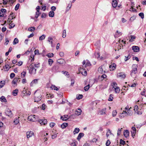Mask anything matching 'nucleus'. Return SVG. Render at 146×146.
Here are the masks:
<instances>
[{"label": "nucleus", "mask_w": 146, "mask_h": 146, "mask_svg": "<svg viewBox=\"0 0 146 146\" xmlns=\"http://www.w3.org/2000/svg\"><path fill=\"white\" fill-rule=\"evenodd\" d=\"M37 90L35 91V102H38L41 100V96L40 93H36Z\"/></svg>", "instance_id": "1"}, {"label": "nucleus", "mask_w": 146, "mask_h": 146, "mask_svg": "<svg viewBox=\"0 0 146 146\" xmlns=\"http://www.w3.org/2000/svg\"><path fill=\"white\" fill-rule=\"evenodd\" d=\"M29 72L31 74H35L36 72V69H35L33 65V64H31L29 68Z\"/></svg>", "instance_id": "2"}, {"label": "nucleus", "mask_w": 146, "mask_h": 146, "mask_svg": "<svg viewBox=\"0 0 146 146\" xmlns=\"http://www.w3.org/2000/svg\"><path fill=\"white\" fill-rule=\"evenodd\" d=\"M125 110H123V112L120 113V115H119V117L121 118H123L125 116H126L127 114V112L128 111V108L126 107L125 108Z\"/></svg>", "instance_id": "3"}, {"label": "nucleus", "mask_w": 146, "mask_h": 146, "mask_svg": "<svg viewBox=\"0 0 146 146\" xmlns=\"http://www.w3.org/2000/svg\"><path fill=\"white\" fill-rule=\"evenodd\" d=\"M5 113L6 115H8L9 117H11L13 116V114L12 113L11 111L9 109L5 110Z\"/></svg>", "instance_id": "4"}, {"label": "nucleus", "mask_w": 146, "mask_h": 146, "mask_svg": "<svg viewBox=\"0 0 146 146\" xmlns=\"http://www.w3.org/2000/svg\"><path fill=\"white\" fill-rule=\"evenodd\" d=\"M37 116L35 115H30L28 116V120L32 121H35L36 119L37 118Z\"/></svg>", "instance_id": "5"}, {"label": "nucleus", "mask_w": 146, "mask_h": 146, "mask_svg": "<svg viewBox=\"0 0 146 146\" xmlns=\"http://www.w3.org/2000/svg\"><path fill=\"white\" fill-rule=\"evenodd\" d=\"M133 70L131 71V75L132 76L133 74H135L137 72V66L136 65L134 64L133 65Z\"/></svg>", "instance_id": "6"}, {"label": "nucleus", "mask_w": 146, "mask_h": 146, "mask_svg": "<svg viewBox=\"0 0 146 146\" xmlns=\"http://www.w3.org/2000/svg\"><path fill=\"white\" fill-rule=\"evenodd\" d=\"M59 66L57 65L54 66L52 68V70L53 72H56L59 71Z\"/></svg>", "instance_id": "7"}, {"label": "nucleus", "mask_w": 146, "mask_h": 146, "mask_svg": "<svg viewBox=\"0 0 146 146\" xmlns=\"http://www.w3.org/2000/svg\"><path fill=\"white\" fill-rule=\"evenodd\" d=\"M80 72L84 76H86L87 75V72L84 69L82 68H80Z\"/></svg>", "instance_id": "8"}, {"label": "nucleus", "mask_w": 146, "mask_h": 146, "mask_svg": "<svg viewBox=\"0 0 146 146\" xmlns=\"http://www.w3.org/2000/svg\"><path fill=\"white\" fill-rule=\"evenodd\" d=\"M38 122L40 123L41 125H45L47 123V121L46 119H40L39 120Z\"/></svg>", "instance_id": "9"}, {"label": "nucleus", "mask_w": 146, "mask_h": 146, "mask_svg": "<svg viewBox=\"0 0 146 146\" xmlns=\"http://www.w3.org/2000/svg\"><path fill=\"white\" fill-rule=\"evenodd\" d=\"M125 76V74L123 72L118 73L117 74V77H121L122 78H124Z\"/></svg>", "instance_id": "10"}, {"label": "nucleus", "mask_w": 146, "mask_h": 146, "mask_svg": "<svg viewBox=\"0 0 146 146\" xmlns=\"http://www.w3.org/2000/svg\"><path fill=\"white\" fill-rule=\"evenodd\" d=\"M132 49L135 52H138L139 51V48L138 46H133L132 47Z\"/></svg>", "instance_id": "11"}, {"label": "nucleus", "mask_w": 146, "mask_h": 146, "mask_svg": "<svg viewBox=\"0 0 146 146\" xmlns=\"http://www.w3.org/2000/svg\"><path fill=\"white\" fill-rule=\"evenodd\" d=\"M6 12V10L4 9H1L0 10V17H3L4 15L2 14L3 13H5Z\"/></svg>", "instance_id": "12"}, {"label": "nucleus", "mask_w": 146, "mask_h": 146, "mask_svg": "<svg viewBox=\"0 0 146 146\" xmlns=\"http://www.w3.org/2000/svg\"><path fill=\"white\" fill-rule=\"evenodd\" d=\"M116 65L115 63H113L110 66L109 68L111 70H114L115 69Z\"/></svg>", "instance_id": "13"}, {"label": "nucleus", "mask_w": 146, "mask_h": 146, "mask_svg": "<svg viewBox=\"0 0 146 146\" xmlns=\"http://www.w3.org/2000/svg\"><path fill=\"white\" fill-rule=\"evenodd\" d=\"M121 33L119 32V31H117L116 32L115 34L114 35V37L115 38H117L120 35H121Z\"/></svg>", "instance_id": "14"}, {"label": "nucleus", "mask_w": 146, "mask_h": 146, "mask_svg": "<svg viewBox=\"0 0 146 146\" xmlns=\"http://www.w3.org/2000/svg\"><path fill=\"white\" fill-rule=\"evenodd\" d=\"M129 38L130 39L129 41L130 42H132L135 40V36L134 35H130Z\"/></svg>", "instance_id": "15"}, {"label": "nucleus", "mask_w": 146, "mask_h": 146, "mask_svg": "<svg viewBox=\"0 0 146 146\" xmlns=\"http://www.w3.org/2000/svg\"><path fill=\"white\" fill-rule=\"evenodd\" d=\"M117 2L116 0H113L112 1V5L113 7L115 8L116 7L117 5Z\"/></svg>", "instance_id": "16"}, {"label": "nucleus", "mask_w": 146, "mask_h": 146, "mask_svg": "<svg viewBox=\"0 0 146 146\" xmlns=\"http://www.w3.org/2000/svg\"><path fill=\"white\" fill-rule=\"evenodd\" d=\"M131 136L132 137H133L135 136V134L136 133V128H131Z\"/></svg>", "instance_id": "17"}, {"label": "nucleus", "mask_w": 146, "mask_h": 146, "mask_svg": "<svg viewBox=\"0 0 146 146\" xmlns=\"http://www.w3.org/2000/svg\"><path fill=\"white\" fill-rule=\"evenodd\" d=\"M57 61L58 63L60 64H62L65 62V60L63 59L62 58L58 59Z\"/></svg>", "instance_id": "18"}, {"label": "nucleus", "mask_w": 146, "mask_h": 146, "mask_svg": "<svg viewBox=\"0 0 146 146\" xmlns=\"http://www.w3.org/2000/svg\"><path fill=\"white\" fill-rule=\"evenodd\" d=\"M33 134V131L27 132V138H29L30 137H31Z\"/></svg>", "instance_id": "19"}, {"label": "nucleus", "mask_w": 146, "mask_h": 146, "mask_svg": "<svg viewBox=\"0 0 146 146\" xmlns=\"http://www.w3.org/2000/svg\"><path fill=\"white\" fill-rule=\"evenodd\" d=\"M98 72L101 73L103 74L105 73V71H103L102 68V66H100L98 69Z\"/></svg>", "instance_id": "20"}, {"label": "nucleus", "mask_w": 146, "mask_h": 146, "mask_svg": "<svg viewBox=\"0 0 146 146\" xmlns=\"http://www.w3.org/2000/svg\"><path fill=\"white\" fill-rule=\"evenodd\" d=\"M19 117H16L13 123L15 125H17L18 124V123H19Z\"/></svg>", "instance_id": "21"}, {"label": "nucleus", "mask_w": 146, "mask_h": 146, "mask_svg": "<svg viewBox=\"0 0 146 146\" xmlns=\"http://www.w3.org/2000/svg\"><path fill=\"white\" fill-rule=\"evenodd\" d=\"M64 118L62 116L61 117V119L63 121H66L67 119H69L68 116V115H64Z\"/></svg>", "instance_id": "22"}, {"label": "nucleus", "mask_w": 146, "mask_h": 146, "mask_svg": "<svg viewBox=\"0 0 146 146\" xmlns=\"http://www.w3.org/2000/svg\"><path fill=\"white\" fill-rule=\"evenodd\" d=\"M131 8H130V9L129 10V11H133V12H134L135 11H136V9H134L133 8V5H134V4H133V3L132 2H131Z\"/></svg>", "instance_id": "23"}, {"label": "nucleus", "mask_w": 146, "mask_h": 146, "mask_svg": "<svg viewBox=\"0 0 146 146\" xmlns=\"http://www.w3.org/2000/svg\"><path fill=\"white\" fill-rule=\"evenodd\" d=\"M60 125L61 128H66L68 126V123H64L61 125H59L58 127H60Z\"/></svg>", "instance_id": "24"}, {"label": "nucleus", "mask_w": 146, "mask_h": 146, "mask_svg": "<svg viewBox=\"0 0 146 146\" xmlns=\"http://www.w3.org/2000/svg\"><path fill=\"white\" fill-rule=\"evenodd\" d=\"M0 100L2 102H7L5 97L4 96H2L0 98Z\"/></svg>", "instance_id": "25"}, {"label": "nucleus", "mask_w": 146, "mask_h": 146, "mask_svg": "<svg viewBox=\"0 0 146 146\" xmlns=\"http://www.w3.org/2000/svg\"><path fill=\"white\" fill-rule=\"evenodd\" d=\"M49 16L51 17H53L54 15V13L53 11H50L48 13Z\"/></svg>", "instance_id": "26"}, {"label": "nucleus", "mask_w": 146, "mask_h": 146, "mask_svg": "<svg viewBox=\"0 0 146 146\" xmlns=\"http://www.w3.org/2000/svg\"><path fill=\"white\" fill-rule=\"evenodd\" d=\"M84 135V134L82 133H80L79 135H78V136L77 138V139L79 140L82 137H83Z\"/></svg>", "instance_id": "27"}, {"label": "nucleus", "mask_w": 146, "mask_h": 146, "mask_svg": "<svg viewBox=\"0 0 146 146\" xmlns=\"http://www.w3.org/2000/svg\"><path fill=\"white\" fill-rule=\"evenodd\" d=\"M72 5V4L71 3L68 4V6L66 8L65 13L67 12L68 11H69L70 9L71 8Z\"/></svg>", "instance_id": "28"}, {"label": "nucleus", "mask_w": 146, "mask_h": 146, "mask_svg": "<svg viewBox=\"0 0 146 146\" xmlns=\"http://www.w3.org/2000/svg\"><path fill=\"white\" fill-rule=\"evenodd\" d=\"M82 111L81 109H78V110L76 111L75 114L79 115L81 114V113Z\"/></svg>", "instance_id": "29"}, {"label": "nucleus", "mask_w": 146, "mask_h": 146, "mask_svg": "<svg viewBox=\"0 0 146 146\" xmlns=\"http://www.w3.org/2000/svg\"><path fill=\"white\" fill-rule=\"evenodd\" d=\"M18 90L16 89L14 90L12 92V94L14 96L17 95L18 93Z\"/></svg>", "instance_id": "30"}, {"label": "nucleus", "mask_w": 146, "mask_h": 146, "mask_svg": "<svg viewBox=\"0 0 146 146\" xmlns=\"http://www.w3.org/2000/svg\"><path fill=\"white\" fill-rule=\"evenodd\" d=\"M133 108H131L130 109H128V115L131 116L133 114V111L132 110Z\"/></svg>", "instance_id": "31"}, {"label": "nucleus", "mask_w": 146, "mask_h": 146, "mask_svg": "<svg viewBox=\"0 0 146 146\" xmlns=\"http://www.w3.org/2000/svg\"><path fill=\"white\" fill-rule=\"evenodd\" d=\"M51 88L52 89H54V90H56V91H58L59 89L58 88H57L54 85H52L51 87Z\"/></svg>", "instance_id": "32"}, {"label": "nucleus", "mask_w": 146, "mask_h": 146, "mask_svg": "<svg viewBox=\"0 0 146 146\" xmlns=\"http://www.w3.org/2000/svg\"><path fill=\"white\" fill-rule=\"evenodd\" d=\"M80 131L79 128H75L73 131L74 134L78 133Z\"/></svg>", "instance_id": "33"}, {"label": "nucleus", "mask_w": 146, "mask_h": 146, "mask_svg": "<svg viewBox=\"0 0 146 146\" xmlns=\"http://www.w3.org/2000/svg\"><path fill=\"white\" fill-rule=\"evenodd\" d=\"M113 95H112V94H111L110 95L109 98L108 99V100L109 101H113Z\"/></svg>", "instance_id": "34"}, {"label": "nucleus", "mask_w": 146, "mask_h": 146, "mask_svg": "<svg viewBox=\"0 0 146 146\" xmlns=\"http://www.w3.org/2000/svg\"><path fill=\"white\" fill-rule=\"evenodd\" d=\"M13 13H11L9 15V18L8 19L7 21H10L13 19V16H12L13 14Z\"/></svg>", "instance_id": "35"}, {"label": "nucleus", "mask_w": 146, "mask_h": 146, "mask_svg": "<svg viewBox=\"0 0 146 146\" xmlns=\"http://www.w3.org/2000/svg\"><path fill=\"white\" fill-rule=\"evenodd\" d=\"M5 84V81H1L0 82V88H2L4 86V85Z\"/></svg>", "instance_id": "36"}, {"label": "nucleus", "mask_w": 146, "mask_h": 146, "mask_svg": "<svg viewBox=\"0 0 146 146\" xmlns=\"http://www.w3.org/2000/svg\"><path fill=\"white\" fill-rule=\"evenodd\" d=\"M17 79H18L17 78H15L12 81V83L14 84H16V82H17Z\"/></svg>", "instance_id": "37"}, {"label": "nucleus", "mask_w": 146, "mask_h": 146, "mask_svg": "<svg viewBox=\"0 0 146 146\" xmlns=\"http://www.w3.org/2000/svg\"><path fill=\"white\" fill-rule=\"evenodd\" d=\"M114 88L115 89V92L116 93H118L119 92L120 90L119 87H118L117 86H115V88Z\"/></svg>", "instance_id": "38"}, {"label": "nucleus", "mask_w": 146, "mask_h": 146, "mask_svg": "<svg viewBox=\"0 0 146 146\" xmlns=\"http://www.w3.org/2000/svg\"><path fill=\"white\" fill-rule=\"evenodd\" d=\"M45 35H43L39 37V39L40 40H42L45 39Z\"/></svg>", "instance_id": "39"}, {"label": "nucleus", "mask_w": 146, "mask_h": 146, "mask_svg": "<svg viewBox=\"0 0 146 146\" xmlns=\"http://www.w3.org/2000/svg\"><path fill=\"white\" fill-rule=\"evenodd\" d=\"M76 115L75 114H72L69 116V119H74L76 117Z\"/></svg>", "instance_id": "40"}, {"label": "nucleus", "mask_w": 146, "mask_h": 146, "mask_svg": "<svg viewBox=\"0 0 146 146\" xmlns=\"http://www.w3.org/2000/svg\"><path fill=\"white\" fill-rule=\"evenodd\" d=\"M19 40L17 38H15L13 42V44H15L18 42Z\"/></svg>", "instance_id": "41"}, {"label": "nucleus", "mask_w": 146, "mask_h": 146, "mask_svg": "<svg viewBox=\"0 0 146 146\" xmlns=\"http://www.w3.org/2000/svg\"><path fill=\"white\" fill-rule=\"evenodd\" d=\"M35 30V28L34 27H31L29 28L28 30L31 32L34 31Z\"/></svg>", "instance_id": "42"}, {"label": "nucleus", "mask_w": 146, "mask_h": 146, "mask_svg": "<svg viewBox=\"0 0 146 146\" xmlns=\"http://www.w3.org/2000/svg\"><path fill=\"white\" fill-rule=\"evenodd\" d=\"M106 111V108L103 109L101 111V114L103 115V114H105Z\"/></svg>", "instance_id": "43"}, {"label": "nucleus", "mask_w": 146, "mask_h": 146, "mask_svg": "<svg viewBox=\"0 0 146 146\" xmlns=\"http://www.w3.org/2000/svg\"><path fill=\"white\" fill-rule=\"evenodd\" d=\"M90 87V85L89 84H88L87 86H86L84 87V90L86 91H88V89H89Z\"/></svg>", "instance_id": "44"}, {"label": "nucleus", "mask_w": 146, "mask_h": 146, "mask_svg": "<svg viewBox=\"0 0 146 146\" xmlns=\"http://www.w3.org/2000/svg\"><path fill=\"white\" fill-rule=\"evenodd\" d=\"M124 135L125 137H128V130L126 129L125 130L124 132Z\"/></svg>", "instance_id": "45"}, {"label": "nucleus", "mask_w": 146, "mask_h": 146, "mask_svg": "<svg viewBox=\"0 0 146 146\" xmlns=\"http://www.w3.org/2000/svg\"><path fill=\"white\" fill-rule=\"evenodd\" d=\"M94 55L95 57L97 58H100V53H99L95 52L94 53Z\"/></svg>", "instance_id": "46"}, {"label": "nucleus", "mask_w": 146, "mask_h": 146, "mask_svg": "<svg viewBox=\"0 0 146 146\" xmlns=\"http://www.w3.org/2000/svg\"><path fill=\"white\" fill-rule=\"evenodd\" d=\"M136 17V16L135 15H134L133 16L131 17L130 19V21H131V22L133 21L135 19Z\"/></svg>", "instance_id": "47"}, {"label": "nucleus", "mask_w": 146, "mask_h": 146, "mask_svg": "<svg viewBox=\"0 0 146 146\" xmlns=\"http://www.w3.org/2000/svg\"><path fill=\"white\" fill-rule=\"evenodd\" d=\"M111 134V132L110 130L109 129H108L107 132L106 134V136L107 137H108L110 134Z\"/></svg>", "instance_id": "48"}, {"label": "nucleus", "mask_w": 146, "mask_h": 146, "mask_svg": "<svg viewBox=\"0 0 146 146\" xmlns=\"http://www.w3.org/2000/svg\"><path fill=\"white\" fill-rule=\"evenodd\" d=\"M54 54L52 53H48L47 54L46 56L48 58H51L53 56Z\"/></svg>", "instance_id": "49"}, {"label": "nucleus", "mask_w": 146, "mask_h": 146, "mask_svg": "<svg viewBox=\"0 0 146 146\" xmlns=\"http://www.w3.org/2000/svg\"><path fill=\"white\" fill-rule=\"evenodd\" d=\"M54 62V61L52 59H49L48 60V64L49 65L51 66L52 63Z\"/></svg>", "instance_id": "50"}, {"label": "nucleus", "mask_w": 146, "mask_h": 146, "mask_svg": "<svg viewBox=\"0 0 146 146\" xmlns=\"http://www.w3.org/2000/svg\"><path fill=\"white\" fill-rule=\"evenodd\" d=\"M62 37L63 38H64L66 37V31L65 30H64L63 31L62 33Z\"/></svg>", "instance_id": "51"}, {"label": "nucleus", "mask_w": 146, "mask_h": 146, "mask_svg": "<svg viewBox=\"0 0 146 146\" xmlns=\"http://www.w3.org/2000/svg\"><path fill=\"white\" fill-rule=\"evenodd\" d=\"M83 96L82 95L79 94L78 96H77L76 98L78 100H80L82 98Z\"/></svg>", "instance_id": "52"}, {"label": "nucleus", "mask_w": 146, "mask_h": 146, "mask_svg": "<svg viewBox=\"0 0 146 146\" xmlns=\"http://www.w3.org/2000/svg\"><path fill=\"white\" fill-rule=\"evenodd\" d=\"M40 14V13H39V11H36V15H35V17L36 18H37L38 16Z\"/></svg>", "instance_id": "53"}, {"label": "nucleus", "mask_w": 146, "mask_h": 146, "mask_svg": "<svg viewBox=\"0 0 146 146\" xmlns=\"http://www.w3.org/2000/svg\"><path fill=\"white\" fill-rule=\"evenodd\" d=\"M48 42H50V43L51 44V46L53 47V46L52 45V41H51V40H52L53 39V38L51 37H49L48 38Z\"/></svg>", "instance_id": "54"}, {"label": "nucleus", "mask_w": 146, "mask_h": 146, "mask_svg": "<svg viewBox=\"0 0 146 146\" xmlns=\"http://www.w3.org/2000/svg\"><path fill=\"white\" fill-rule=\"evenodd\" d=\"M139 16H140L141 18L143 19L144 18V13H139Z\"/></svg>", "instance_id": "55"}, {"label": "nucleus", "mask_w": 146, "mask_h": 146, "mask_svg": "<svg viewBox=\"0 0 146 146\" xmlns=\"http://www.w3.org/2000/svg\"><path fill=\"white\" fill-rule=\"evenodd\" d=\"M62 72L64 74L65 76H68L69 75V74H68V73L66 71H62Z\"/></svg>", "instance_id": "56"}, {"label": "nucleus", "mask_w": 146, "mask_h": 146, "mask_svg": "<svg viewBox=\"0 0 146 146\" xmlns=\"http://www.w3.org/2000/svg\"><path fill=\"white\" fill-rule=\"evenodd\" d=\"M21 77L22 78L24 77L26 74V72L23 71L21 73Z\"/></svg>", "instance_id": "57"}, {"label": "nucleus", "mask_w": 146, "mask_h": 146, "mask_svg": "<svg viewBox=\"0 0 146 146\" xmlns=\"http://www.w3.org/2000/svg\"><path fill=\"white\" fill-rule=\"evenodd\" d=\"M45 107H46V105L44 104H42V106L40 107L42 110H44L45 109Z\"/></svg>", "instance_id": "58"}, {"label": "nucleus", "mask_w": 146, "mask_h": 146, "mask_svg": "<svg viewBox=\"0 0 146 146\" xmlns=\"http://www.w3.org/2000/svg\"><path fill=\"white\" fill-rule=\"evenodd\" d=\"M19 6L20 4L19 3H18L17 4L15 7V11H17L19 7Z\"/></svg>", "instance_id": "59"}, {"label": "nucleus", "mask_w": 146, "mask_h": 146, "mask_svg": "<svg viewBox=\"0 0 146 146\" xmlns=\"http://www.w3.org/2000/svg\"><path fill=\"white\" fill-rule=\"evenodd\" d=\"M55 125V123L54 122H51L50 123V126L51 127H53Z\"/></svg>", "instance_id": "60"}, {"label": "nucleus", "mask_w": 146, "mask_h": 146, "mask_svg": "<svg viewBox=\"0 0 146 146\" xmlns=\"http://www.w3.org/2000/svg\"><path fill=\"white\" fill-rule=\"evenodd\" d=\"M38 80V79H35L34 80L31 82V84H32L33 83H37Z\"/></svg>", "instance_id": "61"}, {"label": "nucleus", "mask_w": 146, "mask_h": 146, "mask_svg": "<svg viewBox=\"0 0 146 146\" xmlns=\"http://www.w3.org/2000/svg\"><path fill=\"white\" fill-rule=\"evenodd\" d=\"M110 141L109 140H108L106 142V146H108L110 144Z\"/></svg>", "instance_id": "62"}, {"label": "nucleus", "mask_w": 146, "mask_h": 146, "mask_svg": "<svg viewBox=\"0 0 146 146\" xmlns=\"http://www.w3.org/2000/svg\"><path fill=\"white\" fill-rule=\"evenodd\" d=\"M91 65L90 62L88 61L86 64L85 67H87V66H90Z\"/></svg>", "instance_id": "63"}, {"label": "nucleus", "mask_w": 146, "mask_h": 146, "mask_svg": "<svg viewBox=\"0 0 146 146\" xmlns=\"http://www.w3.org/2000/svg\"><path fill=\"white\" fill-rule=\"evenodd\" d=\"M120 144H121L124 145L125 144V142L122 139H120Z\"/></svg>", "instance_id": "64"}]
</instances>
